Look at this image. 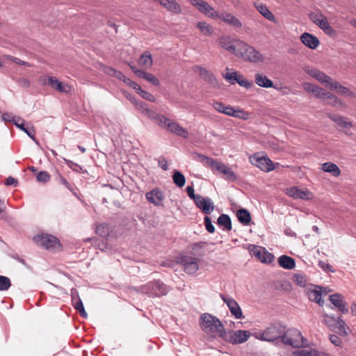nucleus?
I'll return each mask as SVG.
<instances>
[{
	"mask_svg": "<svg viewBox=\"0 0 356 356\" xmlns=\"http://www.w3.org/2000/svg\"><path fill=\"white\" fill-rule=\"evenodd\" d=\"M170 119L166 118L163 115L159 114V116L156 118L155 122L161 127L167 129V125L170 123Z\"/></svg>",
	"mask_w": 356,
	"mask_h": 356,
	"instance_id": "nucleus-39",
	"label": "nucleus"
},
{
	"mask_svg": "<svg viewBox=\"0 0 356 356\" xmlns=\"http://www.w3.org/2000/svg\"><path fill=\"white\" fill-rule=\"evenodd\" d=\"M179 263L183 266L187 274H195L199 269V259L188 255H180L178 257Z\"/></svg>",
	"mask_w": 356,
	"mask_h": 356,
	"instance_id": "nucleus-10",
	"label": "nucleus"
},
{
	"mask_svg": "<svg viewBox=\"0 0 356 356\" xmlns=\"http://www.w3.org/2000/svg\"><path fill=\"white\" fill-rule=\"evenodd\" d=\"M35 242L46 249L54 248L57 244H59L58 239L52 235L42 234L34 237Z\"/></svg>",
	"mask_w": 356,
	"mask_h": 356,
	"instance_id": "nucleus-13",
	"label": "nucleus"
},
{
	"mask_svg": "<svg viewBox=\"0 0 356 356\" xmlns=\"http://www.w3.org/2000/svg\"><path fill=\"white\" fill-rule=\"evenodd\" d=\"M11 283L8 277L0 275V291H6L10 287Z\"/></svg>",
	"mask_w": 356,
	"mask_h": 356,
	"instance_id": "nucleus-41",
	"label": "nucleus"
},
{
	"mask_svg": "<svg viewBox=\"0 0 356 356\" xmlns=\"http://www.w3.org/2000/svg\"><path fill=\"white\" fill-rule=\"evenodd\" d=\"M236 216L238 221L244 225H247L250 222L251 216L250 212L245 209H240L237 211Z\"/></svg>",
	"mask_w": 356,
	"mask_h": 356,
	"instance_id": "nucleus-32",
	"label": "nucleus"
},
{
	"mask_svg": "<svg viewBox=\"0 0 356 356\" xmlns=\"http://www.w3.org/2000/svg\"><path fill=\"white\" fill-rule=\"evenodd\" d=\"M250 336L248 330H225L221 339L232 344H240L247 341Z\"/></svg>",
	"mask_w": 356,
	"mask_h": 356,
	"instance_id": "nucleus-7",
	"label": "nucleus"
},
{
	"mask_svg": "<svg viewBox=\"0 0 356 356\" xmlns=\"http://www.w3.org/2000/svg\"><path fill=\"white\" fill-rule=\"evenodd\" d=\"M224 77L230 84L233 85L237 82L238 76L236 72H233L227 73Z\"/></svg>",
	"mask_w": 356,
	"mask_h": 356,
	"instance_id": "nucleus-47",
	"label": "nucleus"
},
{
	"mask_svg": "<svg viewBox=\"0 0 356 356\" xmlns=\"http://www.w3.org/2000/svg\"><path fill=\"white\" fill-rule=\"evenodd\" d=\"M194 203L198 209L207 215L211 214L214 209L213 203L209 197H204L200 195L198 200H195Z\"/></svg>",
	"mask_w": 356,
	"mask_h": 356,
	"instance_id": "nucleus-17",
	"label": "nucleus"
},
{
	"mask_svg": "<svg viewBox=\"0 0 356 356\" xmlns=\"http://www.w3.org/2000/svg\"><path fill=\"white\" fill-rule=\"evenodd\" d=\"M239 86L244 87L246 89L250 88L253 83L252 81H249L246 79H243L242 76H238V81L236 82Z\"/></svg>",
	"mask_w": 356,
	"mask_h": 356,
	"instance_id": "nucleus-49",
	"label": "nucleus"
},
{
	"mask_svg": "<svg viewBox=\"0 0 356 356\" xmlns=\"http://www.w3.org/2000/svg\"><path fill=\"white\" fill-rule=\"evenodd\" d=\"M138 94L140 95L143 99L149 102H154L155 101V98L153 95L147 91L143 90L142 88L140 90Z\"/></svg>",
	"mask_w": 356,
	"mask_h": 356,
	"instance_id": "nucleus-52",
	"label": "nucleus"
},
{
	"mask_svg": "<svg viewBox=\"0 0 356 356\" xmlns=\"http://www.w3.org/2000/svg\"><path fill=\"white\" fill-rule=\"evenodd\" d=\"M200 325L205 333L213 338H222L225 330L222 322L217 317L208 313L200 316Z\"/></svg>",
	"mask_w": 356,
	"mask_h": 356,
	"instance_id": "nucleus-2",
	"label": "nucleus"
},
{
	"mask_svg": "<svg viewBox=\"0 0 356 356\" xmlns=\"http://www.w3.org/2000/svg\"><path fill=\"white\" fill-rule=\"evenodd\" d=\"M194 158L202 163H206L207 165L212 159L199 153H195Z\"/></svg>",
	"mask_w": 356,
	"mask_h": 356,
	"instance_id": "nucleus-59",
	"label": "nucleus"
},
{
	"mask_svg": "<svg viewBox=\"0 0 356 356\" xmlns=\"http://www.w3.org/2000/svg\"><path fill=\"white\" fill-rule=\"evenodd\" d=\"M2 120L6 122H11L14 124V122H17V117L14 116L10 113H4L2 115Z\"/></svg>",
	"mask_w": 356,
	"mask_h": 356,
	"instance_id": "nucleus-56",
	"label": "nucleus"
},
{
	"mask_svg": "<svg viewBox=\"0 0 356 356\" xmlns=\"http://www.w3.org/2000/svg\"><path fill=\"white\" fill-rule=\"evenodd\" d=\"M167 129L171 133H173L175 135L181 136L184 138H187L188 137V132L186 131V129L181 127L177 122H173L172 120L169 124H168Z\"/></svg>",
	"mask_w": 356,
	"mask_h": 356,
	"instance_id": "nucleus-23",
	"label": "nucleus"
},
{
	"mask_svg": "<svg viewBox=\"0 0 356 356\" xmlns=\"http://www.w3.org/2000/svg\"><path fill=\"white\" fill-rule=\"evenodd\" d=\"M234 117L243 120H247L250 118V113L243 109L236 108Z\"/></svg>",
	"mask_w": 356,
	"mask_h": 356,
	"instance_id": "nucleus-42",
	"label": "nucleus"
},
{
	"mask_svg": "<svg viewBox=\"0 0 356 356\" xmlns=\"http://www.w3.org/2000/svg\"><path fill=\"white\" fill-rule=\"evenodd\" d=\"M313 295L314 296V301L318 303L319 305L322 306L324 301L322 300V297L327 296L331 289L328 287H323L319 285H313Z\"/></svg>",
	"mask_w": 356,
	"mask_h": 356,
	"instance_id": "nucleus-20",
	"label": "nucleus"
},
{
	"mask_svg": "<svg viewBox=\"0 0 356 356\" xmlns=\"http://www.w3.org/2000/svg\"><path fill=\"white\" fill-rule=\"evenodd\" d=\"M64 161L67 166L74 172H80L82 170V167L72 161L66 159H64Z\"/></svg>",
	"mask_w": 356,
	"mask_h": 356,
	"instance_id": "nucleus-44",
	"label": "nucleus"
},
{
	"mask_svg": "<svg viewBox=\"0 0 356 356\" xmlns=\"http://www.w3.org/2000/svg\"><path fill=\"white\" fill-rule=\"evenodd\" d=\"M38 182L47 183L50 179V175L47 171H40L36 176Z\"/></svg>",
	"mask_w": 356,
	"mask_h": 356,
	"instance_id": "nucleus-43",
	"label": "nucleus"
},
{
	"mask_svg": "<svg viewBox=\"0 0 356 356\" xmlns=\"http://www.w3.org/2000/svg\"><path fill=\"white\" fill-rule=\"evenodd\" d=\"M329 300L342 314H347L348 308L346 306L344 297L340 293H334L329 296Z\"/></svg>",
	"mask_w": 356,
	"mask_h": 356,
	"instance_id": "nucleus-18",
	"label": "nucleus"
},
{
	"mask_svg": "<svg viewBox=\"0 0 356 356\" xmlns=\"http://www.w3.org/2000/svg\"><path fill=\"white\" fill-rule=\"evenodd\" d=\"M293 356H312V350H297L293 353Z\"/></svg>",
	"mask_w": 356,
	"mask_h": 356,
	"instance_id": "nucleus-61",
	"label": "nucleus"
},
{
	"mask_svg": "<svg viewBox=\"0 0 356 356\" xmlns=\"http://www.w3.org/2000/svg\"><path fill=\"white\" fill-rule=\"evenodd\" d=\"M321 169L324 172L330 173L333 177H337L341 175V170L334 163L326 162L321 165Z\"/></svg>",
	"mask_w": 356,
	"mask_h": 356,
	"instance_id": "nucleus-26",
	"label": "nucleus"
},
{
	"mask_svg": "<svg viewBox=\"0 0 356 356\" xmlns=\"http://www.w3.org/2000/svg\"><path fill=\"white\" fill-rule=\"evenodd\" d=\"M140 290L142 293L153 298L165 296L168 292V286L161 280L149 282L141 286Z\"/></svg>",
	"mask_w": 356,
	"mask_h": 356,
	"instance_id": "nucleus-5",
	"label": "nucleus"
},
{
	"mask_svg": "<svg viewBox=\"0 0 356 356\" xmlns=\"http://www.w3.org/2000/svg\"><path fill=\"white\" fill-rule=\"evenodd\" d=\"M286 326L280 323L275 322L270 324L265 330V338L266 341H274L278 339L282 342V336L284 334Z\"/></svg>",
	"mask_w": 356,
	"mask_h": 356,
	"instance_id": "nucleus-9",
	"label": "nucleus"
},
{
	"mask_svg": "<svg viewBox=\"0 0 356 356\" xmlns=\"http://www.w3.org/2000/svg\"><path fill=\"white\" fill-rule=\"evenodd\" d=\"M144 79H145L146 81H149V83H151L154 86H157L159 85V79L155 76H154L152 74H151V73L147 72L145 76V77H144Z\"/></svg>",
	"mask_w": 356,
	"mask_h": 356,
	"instance_id": "nucleus-55",
	"label": "nucleus"
},
{
	"mask_svg": "<svg viewBox=\"0 0 356 356\" xmlns=\"http://www.w3.org/2000/svg\"><path fill=\"white\" fill-rule=\"evenodd\" d=\"M172 180L174 184L179 188L183 187L186 183V178L184 175L177 170H174Z\"/></svg>",
	"mask_w": 356,
	"mask_h": 356,
	"instance_id": "nucleus-35",
	"label": "nucleus"
},
{
	"mask_svg": "<svg viewBox=\"0 0 356 356\" xmlns=\"http://www.w3.org/2000/svg\"><path fill=\"white\" fill-rule=\"evenodd\" d=\"M158 163H159V166L161 168H162L163 170H168V161L164 156H161L159 158Z\"/></svg>",
	"mask_w": 356,
	"mask_h": 356,
	"instance_id": "nucleus-63",
	"label": "nucleus"
},
{
	"mask_svg": "<svg viewBox=\"0 0 356 356\" xmlns=\"http://www.w3.org/2000/svg\"><path fill=\"white\" fill-rule=\"evenodd\" d=\"M236 110V107L232 106L230 105H227L223 114H225L231 117H234V115H235Z\"/></svg>",
	"mask_w": 356,
	"mask_h": 356,
	"instance_id": "nucleus-64",
	"label": "nucleus"
},
{
	"mask_svg": "<svg viewBox=\"0 0 356 356\" xmlns=\"http://www.w3.org/2000/svg\"><path fill=\"white\" fill-rule=\"evenodd\" d=\"M204 226H205V229H207V231L211 234L214 233L215 227L212 224L211 220L209 216H206L204 218Z\"/></svg>",
	"mask_w": 356,
	"mask_h": 356,
	"instance_id": "nucleus-45",
	"label": "nucleus"
},
{
	"mask_svg": "<svg viewBox=\"0 0 356 356\" xmlns=\"http://www.w3.org/2000/svg\"><path fill=\"white\" fill-rule=\"evenodd\" d=\"M212 106L216 111L220 113H223L227 105L221 102L213 101L212 103Z\"/></svg>",
	"mask_w": 356,
	"mask_h": 356,
	"instance_id": "nucleus-51",
	"label": "nucleus"
},
{
	"mask_svg": "<svg viewBox=\"0 0 356 356\" xmlns=\"http://www.w3.org/2000/svg\"><path fill=\"white\" fill-rule=\"evenodd\" d=\"M241 42V40H235L228 36H222L219 39L220 46L234 55L238 48V43Z\"/></svg>",
	"mask_w": 356,
	"mask_h": 356,
	"instance_id": "nucleus-16",
	"label": "nucleus"
},
{
	"mask_svg": "<svg viewBox=\"0 0 356 356\" xmlns=\"http://www.w3.org/2000/svg\"><path fill=\"white\" fill-rule=\"evenodd\" d=\"M220 297L222 301L226 303L232 315L234 316L235 318L243 319L245 318L239 305L234 298L222 293L220 294Z\"/></svg>",
	"mask_w": 356,
	"mask_h": 356,
	"instance_id": "nucleus-11",
	"label": "nucleus"
},
{
	"mask_svg": "<svg viewBox=\"0 0 356 356\" xmlns=\"http://www.w3.org/2000/svg\"><path fill=\"white\" fill-rule=\"evenodd\" d=\"M327 117L333 121L341 131L350 129L353 127V123L346 117L336 113H328Z\"/></svg>",
	"mask_w": 356,
	"mask_h": 356,
	"instance_id": "nucleus-15",
	"label": "nucleus"
},
{
	"mask_svg": "<svg viewBox=\"0 0 356 356\" xmlns=\"http://www.w3.org/2000/svg\"><path fill=\"white\" fill-rule=\"evenodd\" d=\"M324 322L332 332L341 336H348L350 332V329L341 317L335 318L325 314Z\"/></svg>",
	"mask_w": 356,
	"mask_h": 356,
	"instance_id": "nucleus-4",
	"label": "nucleus"
},
{
	"mask_svg": "<svg viewBox=\"0 0 356 356\" xmlns=\"http://www.w3.org/2000/svg\"><path fill=\"white\" fill-rule=\"evenodd\" d=\"M189 2L202 14L213 20H221L224 22H238L237 19L227 12L216 11L204 0H188Z\"/></svg>",
	"mask_w": 356,
	"mask_h": 356,
	"instance_id": "nucleus-1",
	"label": "nucleus"
},
{
	"mask_svg": "<svg viewBox=\"0 0 356 356\" xmlns=\"http://www.w3.org/2000/svg\"><path fill=\"white\" fill-rule=\"evenodd\" d=\"M196 69L199 73V75L209 83L215 86L217 84V80L215 76L207 69L201 67L196 66Z\"/></svg>",
	"mask_w": 356,
	"mask_h": 356,
	"instance_id": "nucleus-24",
	"label": "nucleus"
},
{
	"mask_svg": "<svg viewBox=\"0 0 356 356\" xmlns=\"http://www.w3.org/2000/svg\"><path fill=\"white\" fill-rule=\"evenodd\" d=\"M58 181L65 186L68 190L73 192L74 187L73 185L69 183L65 178H64L62 175H58Z\"/></svg>",
	"mask_w": 356,
	"mask_h": 356,
	"instance_id": "nucleus-57",
	"label": "nucleus"
},
{
	"mask_svg": "<svg viewBox=\"0 0 356 356\" xmlns=\"http://www.w3.org/2000/svg\"><path fill=\"white\" fill-rule=\"evenodd\" d=\"M238 48L235 54L236 56L254 63L264 61L262 54L253 47L250 46L243 41L238 43Z\"/></svg>",
	"mask_w": 356,
	"mask_h": 356,
	"instance_id": "nucleus-3",
	"label": "nucleus"
},
{
	"mask_svg": "<svg viewBox=\"0 0 356 356\" xmlns=\"http://www.w3.org/2000/svg\"><path fill=\"white\" fill-rule=\"evenodd\" d=\"M330 93V92H328L319 86L313 85V95L321 99H327Z\"/></svg>",
	"mask_w": 356,
	"mask_h": 356,
	"instance_id": "nucleus-36",
	"label": "nucleus"
},
{
	"mask_svg": "<svg viewBox=\"0 0 356 356\" xmlns=\"http://www.w3.org/2000/svg\"><path fill=\"white\" fill-rule=\"evenodd\" d=\"M249 159L252 165L264 172H268L275 168L273 162L267 156H261L260 153H255L251 155Z\"/></svg>",
	"mask_w": 356,
	"mask_h": 356,
	"instance_id": "nucleus-8",
	"label": "nucleus"
},
{
	"mask_svg": "<svg viewBox=\"0 0 356 356\" xmlns=\"http://www.w3.org/2000/svg\"><path fill=\"white\" fill-rule=\"evenodd\" d=\"M313 78L317 80L320 83L323 85L325 87L330 89L333 82L335 80L332 79L330 76L327 75L323 72H321L318 70L313 69Z\"/></svg>",
	"mask_w": 356,
	"mask_h": 356,
	"instance_id": "nucleus-19",
	"label": "nucleus"
},
{
	"mask_svg": "<svg viewBox=\"0 0 356 356\" xmlns=\"http://www.w3.org/2000/svg\"><path fill=\"white\" fill-rule=\"evenodd\" d=\"M197 27L205 35H210L213 31V29L210 24H197Z\"/></svg>",
	"mask_w": 356,
	"mask_h": 356,
	"instance_id": "nucleus-38",
	"label": "nucleus"
},
{
	"mask_svg": "<svg viewBox=\"0 0 356 356\" xmlns=\"http://www.w3.org/2000/svg\"><path fill=\"white\" fill-rule=\"evenodd\" d=\"M145 197L149 203L159 207L163 205L165 195L161 189L155 188L146 193Z\"/></svg>",
	"mask_w": 356,
	"mask_h": 356,
	"instance_id": "nucleus-14",
	"label": "nucleus"
},
{
	"mask_svg": "<svg viewBox=\"0 0 356 356\" xmlns=\"http://www.w3.org/2000/svg\"><path fill=\"white\" fill-rule=\"evenodd\" d=\"M257 10L268 20L273 21L274 19L273 14L268 10L267 6L259 1L254 3Z\"/></svg>",
	"mask_w": 356,
	"mask_h": 356,
	"instance_id": "nucleus-29",
	"label": "nucleus"
},
{
	"mask_svg": "<svg viewBox=\"0 0 356 356\" xmlns=\"http://www.w3.org/2000/svg\"><path fill=\"white\" fill-rule=\"evenodd\" d=\"M330 90H334L339 95L349 97L350 99L355 98L356 97L355 94L353 92H352L349 88L341 85L337 81H334V82H333Z\"/></svg>",
	"mask_w": 356,
	"mask_h": 356,
	"instance_id": "nucleus-21",
	"label": "nucleus"
},
{
	"mask_svg": "<svg viewBox=\"0 0 356 356\" xmlns=\"http://www.w3.org/2000/svg\"><path fill=\"white\" fill-rule=\"evenodd\" d=\"M278 264L282 268L287 270H291L296 266L295 259L285 254L278 258Z\"/></svg>",
	"mask_w": 356,
	"mask_h": 356,
	"instance_id": "nucleus-25",
	"label": "nucleus"
},
{
	"mask_svg": "<svg viewBox=\"0 0 356 356\" xmlns=\"http://www.w3.org/2000/svg\"><path fill=\"white\" fill-rule=\"evenodd\" d=\"M74 309L79 313L80 316L84 318L88 317V314L84 309L83 304L81 298H76V300L72 302Z\"/></svg>",
	"mask_w": 356,
	"mask_h": 356,
	"instance_id": "nucleus-37",
	"label": "nucleus"
},
{
	"mask_svg": "<svg viewBox=\"0 0 356 356\" xmlns=\"http://www.w3.org/2000/svg\"><path fill=\"white\" fill-rule=\"evenodd\" d=\"M186 193H187V195L188 196L194 201V202H195V200H198V198L200 197V195H198V194H195V191H194V188L193 186H188L187 188H186Z\"/></svg>",
	"mask_w": 356,
	"mask_h": 356,
	"instance_id": "nucleus-54",
	"label": "nucleus"
},
{
	"mask_svg": "<svg viewBox=\"0 0 356 356\" xmlns=\"http://www.w3.org/2000/svg\"><path fill=\"white\" fill-rule=\"evenodd\" d=\"M153 63L152 55L149 51H145L138 60V64L145 67H151Z\"/></svg>",
	"mask_w": 356,
	"mask_h": 356,
	"instance_id": "nucleus-34",
	"label": "nucleus"
},
{
	"mask_svg": "<svg viewBox=\"0 0 356 356\" xmlns=\"http://www.w3.org/2000/svg\"><path fill=\"white\" fill-rule=\"evenodd\" d=\"M319 28L322 29L326 34L334 37L336 36V31L330 26V24H318Z\"/></svg>",
	"mask_w": 356,
	"mask_h": 356,
	"instance_id": "nucleus-40",
	"label": "nucleus"
},
{
	"mask_svg": "<svg viewBox=\"0 0 356 356\" xmlns=\"http://www.w3.org/2000/svg\"><path fill=\"white\" fill-rule=\"evenodd\" d=\"M302 42L309 48L312 49V34L304 33L300 37Z\"/></svg>",
	"mask_w": 356,
	"mask_h": 356,
	"instance_id": "nucleus-46",
	"label": "nucleus"
},
{
	"mask_svg": "<svg viewBox=\"0 0 356 356\" xmlns=\"http://www.w3.org/2000/svg\"><path fill=\"white\" fill-rule=\"evenodd\" d=\"M144 113L147 115L149 118L152 119L156 121V118L159 116V114L156 113L154 111L148 108H145L143 111Z\"/></svg>",
	"mask_w": 356,
	"mask_h": 356,
	"instance_id": "nucleus-62",
	"label": "nucleus"
},
{
	"mask_svg": "<svg viewBox=\"0 0 356 356\" xmlns=\"http://www.w3.org/2000/svg\"><path fill=\"white\" fill-rule=\"evenodd\" d=\"M274 259V256L273 254L264 250L263 252L262 257H261V261L262 263L269 264L273 261Z\"/></svg>",
	"mask_w": 356,
	"mask_h": 356,
	"instance_id": "nucleus-48",
	"label": "nucleus"
},
{
	"mask_svg": "<svg viewBox=\"0 0 356 356\" xmlns=\"http://www.w3.org/2000/svg\"><path fill=\"white\" fill-rule=\"evenodd\" d=\"M308 193H309L308 191H305L298 188L297 187H291V188H287V192H286V194L289 196L292 197L294 199H302V200L307 199L308 197Z\"/></svg>",
	"mask_w": 356,
	"mask_h": 356,
	"instance_id": "nucleus-27",
	"label": "nucleus"
},
{
	"mask_svg": "<svg viewBox=\"0 0 356 356\" xmlns=\"http://www.w3.org/2000/svg\"><path fill=\"white\" fill-rule=\"evenodd\" d=\"M294 278H295V282L297 285H298L300 286H302V287L305 286L307 280H306V277L304 275L296 274L294 275Z\"/></svg>",
	"mask_w": 356,
	"mask_h": 356,
	"instance_id": "nucleus-50",
	"label": "nucleus"
},
{
	"mask_svg": "<svg viewBox=\"0 0 356 356\" xmlns=\"http://www.w3.org/2000/svg\"><path fill=\"white\" fill-rule=\"evenodd\" d=\"M14 124L20 130L26 133L29 137L35 140L34 129L33 127L30 129L26 127L24 124V120L22 118L17 117V122H14Z\"/></svg>",
	"mask_w": 356,
	"mask_h": 356,
	"instance_id": "nucleus-31",
	"label": "nucleus"
},
{
	"mask_svg": "<svg viewBox=\"0 0 356 356\" xmlns=\"http://www.w3.org/2000/svg\"><path fill=\"white\" fill-rule=\"evenodd\" d=\"M306 339L297 329H285L284 334L282 336V343L294 348H300L306 346Z\"/></svg>",
	"mask_w": 356,
	"mask_h": 356,
	"instance_id": "nucleus-6",
	"label": "nucleus"
},
{
	"mask_svg": "<svg viewBox=\"0 0 356 356\" xmlns=\"http://www.w3.org/2000/svg\"><path fill=\"white\" fill-rule=\"evenodd\" d=\"M318 266L325 272H332L334 273L335 270L332 268V267L325 261L319 260L318 261Z\"/></svg>",
	"mask_w": 356,
	"mask_h": 356,
	"instance_id": "nucleus-53",
	"label": "nucleus"
},
{
	"mask_svg": "<svg viewBox=\"0 0 356 356\" xmlns=\"http://www.w3.org/2000/svg\"><path fill=\"white\" fill-rule=\"evenodd\" d=\"M112 232L113 227L108 223L103 222L96 227L97 234L103 238L109 236Z\"/></svg>",
	"mask_w": 356,
	"mask_h": 356,
	"instance_id": "nucleus-28",
	"label": "nucleus"
},
{
	"mask_svg": "<svg viewBox=\"0 0 356 356\" xmlns=\"http://www.w3.org/2000/svg\"><path fill=\"white\" fill-rule=\"evenodd\" d=\"M6 58L8 60L13 61L15 63L19 65L30 66V65L28 63L23 61L18 58H16V57L10 56V55L6 56Z\"/></svg>",
	"mask_w": 356,
	"mask_h": 356,
	"instance_id": "nucleus-60",
	"label": "nucleus"
},
{
	"mask_svg": "<svg viewBox=\"0 0 356 356\" xmlns=\"http://www.w3.org/2000/svg\"><path fill=\"white\" fill-rule=\"evenodd\" d=\"M329 339L330 342L336 346L341 347L343 344L342 339L336 334H330Z\"/></svg>",
	"mask_w": 356,
	"mask_h": 356,
	"instance_id": "nucleus-58",
	"label": "nucleus"
},
{
	"mask_svg": "<svg viewBox=\"0 0 356 356\" xmlns=\"http://www.w3.org/2000/svg\"><path fill=\"white\" fill-rule=\"evenodd\" d=\"M217 224L223 227L224 230L230 231L232 229V220L227 214H221L217 220Z\"/></svg>",
	"mask_w": 356,
	"mask_h": 356,
	"instance_id": "nucleus-30",
	"label": "nucleus"
},
{
	"mask_svg": "<svg viewBox=\"0 0 356 356\" xmlns=\"http://www.w3.org/2000/svg\"><path fill=\"white\" fill-rule=\"evenodd\" d=\"M329 95L330 96L327 99V104H329L333 107L341 106L343 108H347L346 104L343 101H342L341 99H339L337 96L332 94V92Z\"/></svg>",
	"mask_w": 356,
	"mask_h": 356,
	"instance_id": "nucleus-33",
	"label": "nucleus"
},
{
	"mask_svg": "<svg viewBox=\"0 0 356 356\" xmlns=\"http://www.w3.org/2000/svg\"><path fill=\"white\" fill-rule=\"evenodd\" d=\"M41 81L43 84L49 85L60 92L68 93L71 90V87L68 84H64L55 76H44Z\"/></svg>",
	"mask_w": 356,
	"mask_h": 356,
	"instance_id": "nucleus-12",
	"label": "nucleus"
},
{
	"mask_svg": "<svg viewBox=\"0 0 356 356\" xmlns=\"http://www.w3.org/2000/svg\"><path fill=\"white\" fill-rule=\"evenodd\" d=\"M254 81L259 87L265 88H273L277 89V88L274 86L273 82L268 79L267 76L263 74L257 73L254 75Z\"/></svg>",
	"mask_w": 356,
	"mask_h": 356,
	"instance_id": "nucleus-22",
	"label": "nucleus"
}]
</instances>
